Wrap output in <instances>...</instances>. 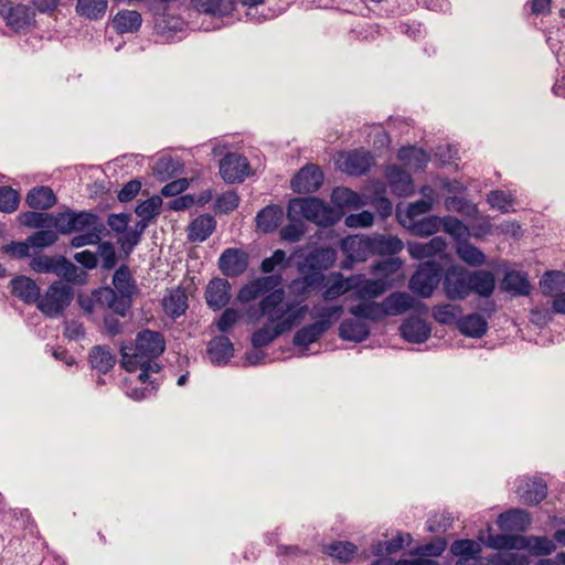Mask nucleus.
I'll return each mask as SVG.
<instances>
[{
  "label": "nucleus",
  "instance_id": "obj_11",
  "mask_svg": "<svg viewBox=\"0 0 565 565\" xmlns=\"http://www.w3.org/2000/svg\"><path fill=\"white\" fill-rule=\"evenodd\" d=\"M323 179V173L319 167L307 164L291 179L290 188L299 194L313 193L322 185Z\"/></svg>",
  "mask_w": 565,
  "mask_h": 565
},
{
  "label": "nucleus",
  "instance_id": "obj_12",
  "mask_svg": "<svg viewBox=\"0 0 565 565\" xmlns=\"http://www.w3.org/2000/svg\"><path fill=\"white\" fill-rule=\"evenodd\" d=\"M93 299L97 307L107 308L120 317H126L130 310L128 300L119 297L117 291L109 286H103L93 290Z\"/></svg>",
  "mask_w": 565,
  "mask_h": 565
},
{
  "label": "nucleus",
  "instance_id": "obj_13",
  "mask_svg": "<svg viewBox=\"0 0 565 565\" xmlns=\"http://www.w3.org/2000/svg\"><path fill=\"white\" fill-rule=\"evenodd\" d=\"M205 301L212 310H221L231 300V284L225 278L211 279L204 292Z\"/></svg>",
  "mask_w": 565,
  "mask_h": 565
},
{
  "label": "nucleus",
  "instance_id": "obj_55",
  "mask_svg": "<svg viewBox=\"0 0 565 565\" xmlns=\"http://www.w3.org/2000/svg\"><path fill=\"white\" fill-rule=\"evenodd\" d=\"M61 256H47V255H38L32 258L30 263V267L40 274H55L58 275L60 271V262Z\"/></svg>",
  "mask_w": 565,
  "mask_h": 565
},
{
  "label": "nucleus",
  "instance_id": "obj_16",
  "mask_svg": "<svg viewBox=\"0 0 565 565\" xmlns=\"http://www.w3.org/2000/svg\"><path fill=\"white\" fill-rule=\"evenodd\" d=\"M516 493L525 504H537L546 497V484L539 478H521Z\"/></svg>",
  "mask_w": 565,
  "mask_h": 565
},
{
  "label": "nucleus",
  "instance_id": "obj_41",
  "mask_svg": "<svg viewBox=\"0 0 565 565\" xmlns=\"http://www.w3.org/2000/svg\"><path fill=\"white\" fill-rule=\"evenodd\" d=\"M350 313L358 319H367L372 321H381L387 316L384 303L379 302H360L350 308Z\"/></svg>",
  "mask_w": 565,
  "mask_h": 565
},
{
  "label": "nucleus",
  "instance_id": "obj_14",
  "mask_svg": "<svg viewBox=\"0 0 565 565\" xmlns=\"http://www.w3.org/2000/svg\"><path fill=\"white\" fill-rule=\"evenodd\" d=\"M383 303L385 311H387V316H398L411 309H415L417 311L426 309L425 303L403 291L392 292L384 299Z\"/></svg>",
  "mask_w": 565,
  "mask_h": 565
},
{
  "label": "nucleus",
  "instance_id": "obj_63",
  "mask_svg": "<svg viewBox=\"0 0 565 565\" xmlns=\"http://www.w3.org/2000/svg\"><path fill=\"white\" fill-rule=\"evenodd\" d=\"M20 203V193L8 185L0 186V212L12 213Z\"/></svg>",
  "mask_w": 565,
  "mask_h": 565
},
{
  "label": "nucleus",
  "instance_id": "obj_44",
  "mask_svg": "<svg viewBox=\"0 0 565 565\" xmlns=\"http://www.w3.org/2000/svg\"><path fill=\"white\" fill-rule=\"evenodd\" d=\"M7 24L15 31L24 29L30 24L32 13L29 7L23 4L11 6L4 13Z\"/></svg>",
  "mask_w": 565,
  "mask_h": 565
},
{
  "label": "nucleus",
  "instance_id": "obj_20",
  "mask_svg": "<svg viewBox=\"0 0 565 565\" xmlns=\"http://www.w3.org/2000/svg\"><path fill=\"white\" fill-rule=\"evenodd\" d=\"M369 243L371 256H393L398 254L404 247L403 242L398 237L383 234L369 236Z\"/></svg>",
  "mask_w": 565,
  "mask_h": 565
},
{
  "label": "nucleus",
  "instance_id": "obj_21",
  "mask_svg": "<svg viewBox=\"0 0 565 565\" xmlns=\"http://www.w3.org/2000/svg\"><path fill=\"white\" fill-rule=\"evenodd\" d=\"M216 227V221L211 214H201L188 226V239L192 243L206 241Z\"/></svg>",
  "mask_w": 565,
  "mask_h": 565
},
{
  "label": "nucleus",
  "instance_id": "obj_9",
  "mask_svg": "<svg viewBox=\"0 0 565 565\" xmlns=\"http://www.w3.org/2000/svg\"><path fill=\"white\" fill-rule=\"evenodd\" d=\"M249 264L248 254L236 247L225 248L217 260L220 271L227 278H237L242 276Z\"/></svg>",
  "mask_w": 565,
  "mask_h": 565
},
{
  "label": "nucleus",
  "instance_id": "obj_29",
  "mask_svg": "<svg viewBox=\"0 0 565 565\" xmlns=\"http://www.w3.org/2000/svg\"><path fill=\"white\" fill-rule=\"evenodd\" d=\"M369 335V326L359 319H345L339 327V337L347 341L362 342Z\"/></svg>",
  "mask_w": 565,
  "mask_h": 565
},
{
  "label": "nucleus",
  "instance_id": "obj_59",
  "mask_svg": "<svg viewBox=\"0 0 565 565\" xmlns=\"http://www.w3.org/2000/svg\"><path fill=\"white\" fill-rule=\"evenodd\" d=\"M291 266V257H287L285 250L276 249L270 257L263 259L260 270L270 274L275 269H286Z\"/></svg>",
  "mask_w": 565,
  "mask_h": 565
},
{
  "label": "nucleus",
  "instance_id": "obj_15",
  "mask_svg": "<svg viewBox=\"0 0 565 565\" xmlns=\"http://www.w3.org/2000/svg\"><path fill=\"white\" fill-rule=\"evenodd\" d=\"M11 294L26 305H38L41 289L36 281L28 276L19 275L10 281Z\"/></svg>",
  "mask_w": 565,
  "mask_h": 565
},
{
  "label": "nucleus",
  "instance_id": "obj_32",
  "mask_svg": "<svg viewBox=\"0 0 565 565\" xmlns=\"http://www.w3.org/2000/svg\"><path fill=\"white\" fill-rule=\"evenodd\" d=\"M184 164L181 162L179 158L173 157H161L159 158L153 166V175L160 182H166L169 179L178 175L183 171Z\"/></svg>",
  "mask_w": 565,
  "mask_h": 565
},
{
  "label": "nucleus",
  "instance_id": "obj_48",
  "mask_svg": "<svg viewBox=\"0 0 565 565\" xmlns=\"http://www.w3.org/2000/svg\"><path fill=\"white\" fill-rule=\"evenodd\" d=\"M411 535L407 533H397L395 537L386 542H377L372 546L371 554L375 556L391 555L401 551L409 544Z\"/></svg>",
  "mask_w": 565,
  "mask_h": 565
},
{
  "label": "nucleus",
  "instance_id": "obj_7",
  "mask_svg": "<svg viewBox=\"0 0 565 565\" xmlns=\"http://www.w3.org/2000/svg\"><path fill=\"white\" fill-rule=\"evenodd\" d=\"M443 291L448 300H465L470 296L469 270L462 266L451 265L445 269Z\"/></svg>",
  "mask_w": 565,
  "mask_h": 565
},
{
  "label": "nucleus",
  "instance_id": "obj_36",
  "mask_svg": "<svg viewBox=\"0 0 565 565\" xmlns=\"http://www.w3.org/2000/svg\"><path fill=\"white\" fill-rule=\"evenodd\" d=\"M460 332L470 338H481L488 330L487 320L479 313H470L458 321Z\"/></svg>",
  "mask_w": 565,
  "mask_h": 565
},
{
  "label": "nucleus",
  "instance_id": "obj_5",
  "mask_svg": "<svg viewBox=\"0 0 565 565\" xmlns=\"http://www.w3.org/2000/svg\"><path fill=\"white\" fill-rule=\"evenodd\" d=\"M445 269L436 260H426L418 265L409 279L408 287L413 294L429 298L433 296L439 282L443 281Z\"/></svg>",
  "mask_w": 565,
  "mask_h": 565
},
{
  "label": "nucleus",
  "instance_id": "obj_27",
  "mask_svg": "<svg viewBox=\"0 0 565 565\" xmlns=\"http://www.w3.org/2000/svg\"><path fill=\"white\" fill-rule=\"evenodd\" d=\"M26 204L34 210H49L56 203V195L49 186H34L25 198Z\"/></svg>",
  "mask_w": 565,
  "mask_h": 565
},
{
  "label": "nucleus",
  "instance_id": "obj_2",
  "mask_svg": "<svg viewBox=\"0 0 565 565\" xmlns=\"http://www.w3.org/2000/svg\"><path fill=\"white\" fill-rule=\"evenodd\" d=\"M337 259V250L330 246H318L310 249L303 260L298 264L302 277V289H319L323 286V271L328 270Z\"/></svg>",
  "mask_w": 565,
  "mask_h": 565
},
{
  "label": "nucleus",
  "instance_id": "obj_39",
  "mask_svg": "<svg viewBox=\"0 0 565 565\" xmlns=\"http://www.w3.org/2000/svg\"><path fill=\"white\" fill-rule=\"evenodd\" d=\"M371 167V157L369 152L354 150L348 154L344 160V170L350 175L366 174Z\"/></svg>",
  "mask_w": 565,
  "mask_h": 565
},
{
  "label": "nucleus",
  "instance_id": "obj_24",
  "mask_svg": "<svg viewBox=\"0 0 565 565\" xmlns=\"http://www.w3.org/2000/svg\"><path fill=\"white\" fill-rule=\"evenodd\" d=\"M386 179L394 193L397 195H408L413 191V180L411 174L401 167L392 166L386 171Z\"/></svg>",
  "mask_w": 565,
  "mask_h": 565
},
{
  "label": "nucleus",
  "instance_id": "obj_57",
  "mask_svg": "<svg viewBox=\"0 0 565 565\" xmlns=\"http://www.w3.org/2000/svg\"><path fill=\"white\" fill-rule=\"evenodd\" d=\"M107 232L105 224H97L86 233L74 236L71 239V246L79 248L86 245H96L100 243L102 236Z\"/></svg>",
  "mask_w": 565,
  "mask_h": 565
},
{
  "label": "nucleus",
  "instance_id": "obj_49",
  "mask_svg": "<svg viewBox=\"0 0 565 565\" xmlns=\"http://www.w3.org/2000/svg\"><path fill=\"white\" fill-rule=\"evenodd\" d=\"M58 277L64 279L66 282L75 285H84L87 281V273L75 266L65 256H61Z\"/></svg>",
  "mask_w": 565,
  "mask_h": 565
},
{
  "label": "nucleus",
  "instance_id": "obj_62",
  "mask_svg": "<svg viewBox=\"0 0 565 565\" xmlns=\"http://www.w3.org/2000/svg\"><path fill=\"white\" fill-rule=\"evenodd\" d=\"M359 277L352 276L347 279H341L334 281L327 290L323 292V298L326 300L335 299L349 290L355 289L358 287Z\"/></svg>",
  "mask_w": 565,
  "mask_h": 565
},
{
  "label": "nucleus",
  "instance_id": "obj_37",
  "mask_svg": "<svg viewBox=\"0 0 565 565\" xmlns=\"http://www.w3.org/2000/svg\"><path fill=\"white\" fill-rule=\"evenodd\" d=\"M284 307L282 290H273L259 301V312L263 316L267 315L269 322H275L276 319L281 318L278 315L280 313V309Z\"/></svg>",
  "mask_w": 565,
  "mask_h": 565
},
{
  "label": "nucleus",
  "instance_id": "obj_38",
  "mask_svg": "<svg viewBox=\"0 0 565 565\" xmlns=\"http://www.w3.org/2000/svg\"><path fill=\"white\" fill-rule=\"evenodd\" d=\"M530 516L523 510H511L499 515L498 524L507 531H524L530 525Z\"/></svg>",
  "mask_w": 565,
  "mask_h": 565
},
{
  "label": "nucleus",
  "instance_id": "obj_26",
  "mask_svg": "<svg viewBox=\"0 0 565 565\" xmlns=\"http://www.w3.org/2000/svg\"><path fill=\"white\" fill-rule=\"evenodd\" d=\"M501 288L514 296H527L531 291L527 275L516 270H509L505 273L501 282Z\"/></svg>",
  "mask_w": 565,
  "mask_h": 565
},
{
  "label": "nucleus",
  "instance_id": "obj_35",
  "mask_svg": "<svg viewBox=\"0 0 565 565\" xmlns=\"http://www.w3.org/2000/svg\"><path fill=\"white\" fill-rule=\"evenodd\" d=\"M397 159L416 170H424L430 160L429 154L415 146L402 147L397 151Z\"/></svg>",
  "mask_w": 565,
  "mask_h": 565
},
{
  "label": "nucleus",
  "instance_id": "obj_58",
  "mask_svg": "<svg viewBox=\"0 0 565 565\" xmlns=\"http://www.w3.org/2000/svg\"><path fill=\"white\" fill-rule=\"evenodd\" d=\"M162 205V199L159 195L142 201L135 207V213L140 217L148 221L154 220L159 216Z\"/></svg>",
  "mask_w": 565,
  "mask_h": 565
},
{
  "label": "nucleus",
  "instance_id": "obj_3",
  "mask_svg": "<svg viewBox=\"0 0 565 565\" xmlns=\"http://www.w3.org/2000/svg\"><path fill=\"white\" fill-rule=\"evenodd\" d=\"M288 214H299L307 221L328 227L340 221L343 213L316 196H306L291 199L288 202Z\"/></svg>",
  "mask_w": 565,
  "mask_h": 565
},
{
  "label": "nucleus",
  "instance_id": "obj_51",
  "mask_svg": "<svg viewBox=\"0 0 565 565\" xmlns=\"http://www.w3.org/2000/svg\"><path fill=\"white\" fill-rule=\"evenodd\" d=\"M323 552L340 562L347 563L354 557L358 547L351 542L339 541L326 545Z\"/></svg>",
  "mask_w": 565,
  "mask_h": 565
},
{
  "label": "nucleus",
  "instance_id": "obj_64",
  "mask_svg": "<svg viewBox=\"0 0 565 565\" xmlns=\"http://www.w3.org/2000/svg\"><path fill=\"white\" fill-rule=\"evenodd\" d=\"M489 563L492 565H530L529 557L518 553H497L491 555Z\"/></svg>",
  "mask_w": 565,
  "mask_h": 565
},
{
  "label": "nucleus",
  "instance_id": "obj_40",
  "mask_svg": "<svg viewBox=\"0 0 565 565\" xmlns=\"http://www.w3.org/2000/svg\"><path fill=\"white\" fill-rule=\"evenodd\" d=\"M481 544L477 541L465 539L457 540L450 546V552L460 557L456 565H465V561L468 558L477 559L481 553Z\"/></svg>",
  "mask_w": 565,
  "mask_h": 565
},
{
  "label": "nucleus",
  "instance_id": "obj_53",
  "mask_svg": "<svg viewBox=\"0 0 565 565\" xmlns=\"http://www.w3.org/2000/svg\"><path fill=\"white\" fill-rule=\"evenodd\" d=\"M196 7L209 14L224 17L234 10V0H194Z\"/></svg>",
  "mask_w": 565,
  "mask_h": 565
},
{
  "label": "nucleus",
  "instance_id": "obj_50",
  "mask_svg": "<svg viewBox=\"0 0 565 565\" xmlns=\"http://www.w3.org/2000/svg\"><path fill=\"white\" fill-rule=\"evenodd\" d=\"M273 322L265 323L262 328L254 331L250 337V342L254 349H260L269 345L275 339L282 334V330L277 326H271Z\"/></svg>",
  "mask_w": 565,
  "mask_h": 565
},
{
  "label": "nucleus",
  "instance_id": "obj_18",
  "mask_svg": "<svg viewBox=\"0 0 565 565\" xmlns=\"http://www.w3.org/2000/svg\"><path fill=\"white\" fill-rule=\"evenodd\" d=\"M470 295L489 298L495 289L494 274L487 269L469 270Z\"/></svg>",
  "mask_w": 565,
  "mask_h": 565
},
{
  "label": "nucleus",
  "instance_id": "obj_28",
  "mask_svg": "<svg viewBox=\"0 0 565 565\" xmlns=\"http://www.w3.org/2000/svg\"><path fill=\"white\" fill-rule=\"evenodd\" d=\"M163 310L167 316L177 319L183 316L189 307L188 296L182 288L172 290L162 301Z\"/></svg>",
  "mask_w": 565,
  "mask_h": 565
},
{
  "label": "nucleus",
  "instance_id": "obj_43",
  "mask_svg": "<svg viewBox=\"0 0 565 565\" xmlns=\"http://www.w3.org/2000/svg\"><path fill=\"white\" fill-rule=\"evenodd\" d=\"M403 262L398 257L388 256L372 264L371 270L374 276L394 282V276L401 270Z\"/></svg>",
  "mask_w": 565,
  "mask_h": 565
},
{
  "label": "nucleus",
  "instance_id": "obj_31",
  "mask_svg": "<svg viewBox=\"0 0 565 565\" xmlns=\"http://www.w3.org/2000/svg\"><path fill=\"white\" fill-rule=\"evenodd\" d=\"M308 311V306H295L292 303H286L284 308L280 309V319H276L275 322L278 329L282 330V333L292 329L294 326L299 323L306 316Z\"/></svg>",
  "mask_w": 565,
  "mask_h": 565
},
{
  "label": "nucleus",
  "instance_id": "obj_60",
  "mask_svg": "<svg viewBox=\"0 0 565 565\" xmlns=\"http://www.w3.org/2000/svg\"><path fill=\"white\" fill-rule=\"evenodd\" d=\"M441 226L444 232L449 234L456 241L460 243L461 239H466L469 235L468 226L455 216L447 215L441 217Z\"/></svg>",
  "mask_w": 565,
  "mask_h": 565
},
{
  "label": "nucleus",
  "instance_id": "obj_1",
  "mask_svg": "<svg viewBox=\"0 0 565 565\" xmlns=\"http://www.w3.org/2000/svg\"><path fill=\"white\" fill-rule=\"evenodd\" d=\"M166 350V339L160 331L142 329L136 335L135 343L120 347L121 366L128 372L136 370L139 359H158Z\"/></svg>",
  "mask_w": 565,
  "mask_h": 565
},
{
  "label": "nucleus",
  "instance_id": "obj_10",
  "mask_svg": "<svg viewBox=\"0 0 565 565\" xmlns=\"http://www.w3.org/2000/svg\"><path fill=\"white\" fill-rule=\"evenodd\" d=\"M220 174L226 183L242 182L249 174V162L239 153H226L220 161Z\"/></svg>",
  "mask_w": 565,
  "mask_h": 565
},
{
  "label": "nucleus",
  "instance_id": "obj_56",
  "mask_svg": "<svg viewBox=\"0 0 565 565\" xmlns=\"http://www.w3.org/2000/svg\"><path fill=\"white\" fill-rule=\"evenodd\" d=\"M457 254L461 260L471 266H481L486 262V256L481 249L467 241L459 243Z\"/></svg>",
  "mask_w": 565,
  "mask_h": 565
},
{
  "label": "nucleus",
  "instance_id": "obj_6",
  "mask_svg": "<svg viewBox=\"0 0 565 565\" xmlns=\"http://www.w3.org/2000/svg\"><path fill=\"white\" fill-rule=\"evenodd\" d=\"M104 224L97 214L90 211L75 212L71 209L55 214V230L57 233L66 235L79 233Z\"/></svg>",
  "mask_w": 565,
  "mask_h": 565
},
{
  "label": "nucleus",
  "instance_id": "obj_54",
  "mask_svg": "<svg viewBox=\"0 0 565 565\" xmlns=\"http://www.w3.org/2000/svg\"><path fill=\"white\" fill-rule=\"evenodd\" d=\"M289 223L280 230V237L284 241L296 243L305 235L306 226L299 214L289 215Z\"/></svg>",
  "mask_w": 565,
  "mask_h": 565
},
{
  "label": "nucleus",
  "instance_id": "obj_34",
  "mask_svg": "<svg viewBox=\"0 0 565 565\" xmlns=\"http://www.w3.org/2000/svg\"><path fill=\"white\" fill-rule=\"evenodd\" d=\"M540 287L545 296L556 299L565 292V273L559 270L546 271L540 280Z\"/></svg>",
  "mask_w": 565,
  "mask_h": 565
},
{
  "label": "nucleus",
  "instance_id": "obj_33",
  "mask_svg": "<svg viewBox=\"0 0 565 565\" xmlns=\"http://www.w3.org/2000/svg\"><path fill=\"white\" fill-rule=\"evenodd\" d=\"M141 23V14L135 10H120L113 19V28L120 34L137 32Z\"/></svg>",
  "mask_w": 565,
  "mask_h": 565
},
{
  "label": "nucleus",
  "instance_id": "obj_30",
  "mask_svg": "<svg viewBox=\"0 0 565 565\" xmlns=\"http://www.w3.org/2000/svg\"><path fill=\"white\" fill-rule=\"evenodd\" d=\"M327 331L328 324L324 321H316L297 330L292 343L296 347H308L318 341Z\"/></svg>",
  "mask_w": 565,
  "mask_h": 565
},
{
  "label": "nucleus",
  "instance_id": "obj_25",
  "mask_svg": "<svg viewBox=\"0 0 565 565\" xmlns=\"http://www.w3.org/2000/svg\"><path fill=\"white\" fill-rule=\"evenodd\" d=\"M284 217L281 206L270 204L262 209L256 215V225L264 233H271L277 230Z\"/></svg>",
  "mask_w": 565,
  "mask_h": 565
},
{
  "label": "nucleus",
  "instance_id": "obj_4",
  "mask_svg": "<svg viewBox=\"0 0 565 565\" xmlns=\"http://www.w3.org/2000/svg\"><path fill=\"white\" fill-rule=\"evenodd\" d=\"M74 299V289L61 280L53 281L43 295H40L36 308L49 318L62 316Z\"/></svg>",
  "mask_w": 565,
  "mask_h": 565
},
{
  "label": "nucleus",
  "instance_id": "obj_23",
  "mask_svg": "<svg viewBox=\"0 0 565 565\" xmlns=\"http://www.w3.org/2000/svg\"><path fill=\"white\" fill-rule=\"evenodd\" d=\"M207 354L214 364H226L234 355V345L226 335L214 337L207 343Z\"/></svg>",
  "mask_w": 565,
  "mask_h": 565
},
{
  "label": "nucleus",
  "instance_id": "obj_22",
  "mask_svg": "<svg viewBox=\"0 0 565 565\" xmlns=\"http://www.w3.org/2000/svg\"><path fill=\"white\" fill-rule=\"evenodd\" d=\"M89 364L99 374H107L116 364V355L107 345H94L88 354Z\"/></svg>",
  "mask_w": 565,
  "mask_h": 565
},
{
  "label": "nucleus",
  "instance_id": "obj_8",
  "mask_svg": "<svg viewBox=\"0 0 565 565\" xmlns=\"http://www.w3.org/2000/svg\"><path fill=\"white\" fill-rule=\"evenodd\" d=\"M341 250L344 258L340 267L344 270H351L355 263L365 262L371 257L369 235H350L341 241Z\"/></svg>",
  "mask_w": 565,
  "mask_h": 565
},
{
  "label": "nucleus",
  "instance_id": "obj_46",
  "mask_svg": "<svg viewBox=\"0 0 565 565\" xmlns=\"http://www.w3.org/2000/svg\"><path fill=\"white\" fill-rule=\"evenodd\" d=\"M20 223L29 228H55V214L26 211L19 215Z\"/></svg>",
  "mask_w": 565,
  "mask_h": 565
},
{
  "label": "nucleus",
  "instance_id": "obj_17",
  "mask_svg": "<svg viewBox=\"0 0 565 565\" xmlns=\"http://www.w3.org/2000/svg\"><path fill=\"white\" fill-rule=\"evenodd\" d=\"M113 285L115 291L132 306V297L138 291L136 281L132 278L131 270L128 265L121 264L113 276Z\"/></svg>",
  "mask_w": 565,
  "mask_h": 565
},
{
  "label": "nucleus",
  "instance_id": "obj_52",
  "mask_svg": "<svg viewBox=\"0 0 565 565\" xmlns=\"http://www.w3.org/2000/svg\"><path fill=\"white\" fill-rule=\"evenodd\" d=\"M107 9V0H77L76 12L90 20L100 19Z\"/></svg>",
  "mask_w": 565,
  "mask_h": 565
},
{
  "label": "nucleus",
  "instance_id": "obj_42",
  "mask_svg": "<svg viewBox=\"0 0 565 565\" xmlns=\"http://www.w3.org/2000/svg\"><path fill=\"white\" fill-rule=\"evenodd\" d=\"M487 547L493 550H521V535H508V534H489L487 539L483 535L478 536Z\"/></svg>",
  "mask_w": 565,
  "mask_h": 565
},
{
  "label": "nucleus",
  "instance_id": "obj_19",
  "mask_svg": "<svg viewBox=\"0 0 565 565\" xmlns=\"http://www.w3.org/2000/svg\"><path fill=\"white\" fill-rule=\"evenodd\" d=\"M399 330L406 341L416 344L424 343L431 332L429 324L424 319L417 317L406 319L401 324Z\"/></svg>",
  "mask_w": 565,
  "mask_h": 565
},
{
  "label": "nucleus",
  "instance_id": "obj_47",
  "mask_svg": "<svg viewBox=\"0 0 565 565\" xmlns=\"http://www.w3.org/2000/svg\"><path fill=\"white\" fill-rule=\"evenodd\" d=\"M358 294L361 298H375L392 287V281L376 277L375 279L358 280Z\"/></svg>",
  "mask_w": 565,
  "mask_h": 565
},
{
  "label": "nucleus",
  "instance_id": "obj_45",
  "mask_svg": "<svg viewBox=\"0 0 565 565\" xmlns=\"http://www.w3.org/2000/svg\"><path fill=\"white\" fill-rule=\"evenodd\" d=\"M521 550H529L533 555H550L556 550L553 540L546 536H522Z\"/></svg>",
  "mask_w": 565,
  "mask_h": 565
},
{
  "label": "nucleus",
  "instance_id": "obj_61",
  "mask_svg": "<svg viewBox=\"0 0 565 565\" xmlns=\"http://www.w3.org/2000/svg\"><path fill=\"white\" fill-rule=\"evenodd\" d=\"M441 222V217L430 215L414 222L412 225V231L418 236H430L439 231Z\"/></svg>",
  "mask_w": 565,
  "mask_h": 565
}]
</instances>
